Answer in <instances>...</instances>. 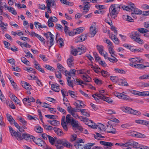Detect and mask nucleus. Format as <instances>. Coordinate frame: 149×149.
Listing matches in <instances>:
<instances>
[{"mask_svg": "<svg viewBox=\"0 0 149 149\" xmlns=\"http://www.w3.org/2000/svg\"><path fill=\"white\" fill-rule=\"evenodd\" d=\"M125 6L122 4H112L109 8V13L108 14L107 16L109 18L110 16L112 19H115L117 17V14L120 8L123 10L122 7Z\"/></svg>", "mask_w": 149, "mask_h": 149, "instance_id": "nucleus-1", "label": "nucleus"}, {"mask_svg": "<svg viewBox=\"0 0 149 149\" xmlns=\"http://www.w3.org/2000/svg\"><path fill=\"white\" fill-rule=\"evenodd\" d=\"M122 7L124 10L128 11H133V13H132V15L134 17V14L140 15L142 13V11L136 8L135 5L132 3H130L128 6H125Z\"/></svg>", "mask_w": 149, "mask_h": 149, "instance_id": "nucleus-2", "label": "nucleus"}, {"mask_svg": "<svg viewBox=\"0 0 149 149\" xmlns=\"http://www.w3.org/2000/svg\"><path fill=\"white\" fill-rule=\"evenodd\" d=\"M54 145L58 149H61L63 148V146L67 148H70L72 146L71 144L64 139L57 140L55 142Z\"/></svg>", "mask_w": 149, "mask_h": 149, "instance_id": "nucleus-3", "label": "nucleus"}, {"mask_svg": "<svg viewBox=\"0 0 149 149\" xmlns=\"http://www.w3.org/2000/svg\"><path fill=\"white\" fill-rule=\"evenodd\" d=\"M127 146H131L133 148L136 149H149V147L139 144L137 142L134 141L132 139L130 140L127 142Z\"/></svg>", "mask_w": 149, "mask_h": 149, "instance_id": "nucleus-4", "label": "nucleus"}, {"mask_svg": "<svg viewBox=\"0 0 149 149\" xmlns=\"http://www.w3.org/2000/svg\"><path fill=\"white\" fill-rule=\"evenodd\" d=\"M8 127L10 132L13 138H16L18 140H21L23 139L21 133L16 132L10 126Z\"/></svg>", "mask_w": 149, "mask_h": 149, "instance_id": "nucleus-5", "label": "nucleus"}, {"mask_svg": "<svg viewBox=\"0 0 149 149\" xmlns=\"http://www.w3.org/2000/svg\"><path fill=\"white\" fill-rule=\"evenodd\" d=\"M100 93L93 95L92 96L94 98L95 100L97 101L99 100V98L100 99V96H105L107 94V93L106 91L104 90H101L99 91Z\"/></svg>", "mask_w": 149, "mask_h": 149, "instance_id": "nucleus-6", "label": "nucleus"}, {"mask_svg": "<svg viewBox=\"0 0 149 149\" xmlns=\"http://www.w3.org/2000/svg\"><path fill=\"white\" fill-rule=\"evenodd\" d=\"M75 148L77 149H82L84 147V143L82 139H79L74 143Z\"/></svg>", "mask_w": 149, "mask_h": 149, "instance_id": "nucleus-7", "label": "nucleus"}, {"mask_svg": "<svg viewBox=\"0 0 149 149\" xmlns=\"http://www.w3.org/2000/svg\"><path fill=\"white\" fill-rule=\"evenodd\" d=\"M97 31L95 23L92 24L90 27L89 36L91 37H94Z\"/></svg>", "mask_w": 149, "mask_h": 149, "instance_id": "nucleus-8", "label": "nucleus"}, {"mask_svg": "<svg viewBox=\"0 0 149 149\" xmlns=\"http://www.w3.org/2000/svg\"><path fill=\"white\" fill-rule=\"evenodd\" d=\"M116 83L121 86H128V84L125 79H119L118 77Z\"/></svg>", "mask_w": 149, "mask_h": 149, "instance_id": "nucleus-9", "label": "nucleus"}, {"mask_svg": "<svg viewBox=\"0 0 149 149\" xmlns=\"http://www.w3.org/2000/svg\"><path fill=\"white\" fill-rule=\"evenodd\" d=\"M71 124L74 128H76L79 130L82 129L80 123L77 121L74 120L73 118L71 120Z\"/></svg>", "mask_w": 149, "mask_h": 149, "instance_id": "nucleus-10", "label": "nucleus"}, {"mask_svg": "<svg viewBox=\"0 0 149 149\" xmlns=\"http://www.w3.org/2000/svg\"><path fill=\"white\" fill-rule=\"evenodd\" d=\"M33 139L34 143L39 146L43 147L45 145V142L40 139H36L34 137Z\"/></svg>", "mask_w": 149, "mask_h": 149, "instance_id": "nucleus-11", "label": "nucleus"}, {"mask_svg": "<svg viewBox=\"0 0 149 149\" xmlns=\"http://www.w3.org/2000/svg\"><path fill=\"white\" fill-rule=\"evenodd\" d=\"M105 131L107 132L113 134H115L116 132V130L113 128L111 125H107V127L106 129V130Z\"/></svg>", "mask_w": 149, "mask_h": 149, "instance_id": "nucleus-12", "label": "nucleus"}, {"mask_svg": "<svg viewBox=\"0 0 149 149\" xmlns=\"http://www.w3.org/2000/svg\"><path fill=\"white\" fill-rule=\"evenodd\" d=\"M69 113L75 118L77 119L79 117V115L76 112H79V110L77 111V110L74 108H72L68 110Z\"/></svg>", "mask_w": 149, "mask_h": 149, "instance_id": "nucleus-13", "label": "nucleus"}, {"mask_svg": "<svg viewBox=\"0 0 149 149\" xmlns=\"http://www.w3.org/2000/svg\"><path fill=\"white\" fill-rule=\"evenodd\" d=\"M47 3L46 6L52 7L54 8L56 7V4L54 0H45Z\"/></svg>", "mask_w": 149, "mask_h": 149, "instance_id": "nucleus-14", "label": "nucleus"}, {"mask_svg": "<svg viewBox=\"0 0 149 149\" xmlns=\"http://www.w3.org/2000/svg\"><path fill=\"white\" fill-rule=\"evenodd\" d=\"M130 61L131 62L132 64H135L137 63H142L143 61V60L140 57H136L129 59Z\"/></svg>", "mask_w": 149, "mask_h": 149, "instance_id": "nucleus-15", "label": "nucleus"}, {"mask_svg": "<svg viewBox=\"0 0 149 149\" xmlns=\"http://www.w3.org/2000/svg\"><path fill=\"white\" fill-rule=\"evenodd\" d=\"M33 63L35 65V68L37 70H38L40 71L42 73H44L45 71L44 70L41 68L40 64L37 62L35 60L33 62Z\"/></svg>", "mask_w": 149, "mask_h": 149, "instance_id": "nucleus-16", "label": "nucleus"}, {"mask_svg": "<svg viewBox=\"0 0 149 149\" xmlns=\"http://www.w3.org/2000/svg\"><path fill=\"white\" fill-rule=\"evenodd\" d=\"M21 85L25 89L30 90L31 89V86L28 82L24 81L21 82Z\"/></svg>", "mask_w": 149, "mask_h": 149, "instance_id": "nucleus-17", "label": "nucleus"}, {"mask_svg": "<svg viewBox=\"0 0 149 149\" xmlns=\"http://www.w3.org/2000/svg\"><path fill=\"white\" fill-rule=\"evenodd\" d=\"M18 120L20 122L23 126V128L24 129H26L27 128L26 126L27 125V122L26 121L24 118L21 117H18Z\"/></svg>", "mask_w": 149, "mask_h": 149, "instance_id": "nucleus-18", "label": "nucleus"}, {"mask_svg": "<svg viewBox=\"0 0 149 149\" xmlns=\"http://www.w3.org/2000/svg\"><path fill=\"white\" fill-rule=\"evenodd\" d=\"M77 48V50L79 52V55H81L84 53L86 50V47L82 45H80Z\"/></svg>", "mask_w": 149, "mask_h": 149, "instance_id": "nucleus-19", "label": "nucleus"}, {"mask_svg": "<svg viewBox=\"0 0 149 149\" xmlns=\"http://www.w3.org/2000/svg\"><path fill=\"white\" fill-rule=\"evenodd\" d=\"M121 109L122 111L125 113L130 114L132 109L129 107L123 106L121 107Z\"/></svg>", "mask_w": 149, "mask_h": 149, "instance_id": "nucleus-20", "label": "nucleus"}, {"mask_svg": "<svg viewBox=\"0 0 149 149\" xmlns=\"http://www.w3.org/2000/svg\"><path fill=\"white\" fill-rule=\"evenodd\" d=\"M61 124L62 127L64 130L65 131H67L68 130L66 122H65V117L63 116L62 117L61 122Z\"/></svg>", "mask_w": 149, "mask_h": 149, "instance_id": "nucleus-21", "label": "nucleus"}, {"mask_svg": "<svg viewBox=\"0 0 149 149\" xmlns=\"http://www.w3.org/2000/svg\"><path fill=\"white\" fill-rule=\"evenodd\" d=\"M35 99L32 97H30L28 98H25L23 100V102L24 104H26L27 102L30 103L31 102H34Z\"/></svg>", "mask_w": 149, "mask_h": 149, "instance_id": "nucleus-22", "label": "nucleus"}, {"mask_svg": "<svg viewBox=\"0 0 149 149\" xmlns=\"http://www.w3.org/2000/svg\"><path fill=\"white\" fill-rule=\"evenodd\" d=\"M31 35L32 36H36L41 42H43L45 40V39L41 36L36 33L34 32H31Z\"/></svg>", "mask_w": 149, "mask_h": 149, "instance_id": "nucleus-23", "label": "nucleus"}, {"mask_svg": "<svg viewBox=\"0 0 149 149\" xmlns=\"http://www.w3.org/2000/svg\"><path fill=\"white\" fill-rule=\"evenodd\" d=\"M140 36V34L137 31L132 32L130 34V37L134 40H135L137 37Z\"/></svg>", "mask_w": 149, "mask_h": 149, "instance_id": "nucleus-24", "label": "nucleus"}, {"mask_svg": "<svg viewBox=\"0 0 149 149\" xmlns=\"http://www.w3.org/2000/svg\"><path fill=\"white\" fill-rule=\"evenodd\" d=\"M91 68L93 69L94 71L97 73H100L101 71L100 68L97 66H94L92 64L90 65Z\"/></svg>", "mask_w": 149, "mask_h": 149, "instance_id": "nucleus-25", "label": "nucleus"}, {"mask_svg": "<svg viewBox=\"0 0 149 149\" xmlns=\"http://www.w3.org/2000/svg\"><path fill=\"white\" fill-rule=\"evenodd\" d=\"M100 96V99L103 100L109 104L113 102V100L110 98L105 96Z\"/></svg>", "mask_w": 149, "mask_h": 149, "instance_id": "nucleus-26", "label": "nucleus"}, {"mask_svg": "<svg viewBox=\"0 0 149 149\" xmlns=\"http://www.w3.org/2000/svg\"><path fill=\"white\" fill-rule=\"evenodd\" d=\"M9 96L11 99L16 103H17V104H19L20 103L19 100L12 93L10 94Z\"/></svg>", "mask_w": 149, "mask_h": 149, "instance_id": "nucleus-27", "label": "nucleus"}, {"mask_svg": "<svg viewBox=\"0 0 149 149\" xmlns=\"http://www.w3.org/2000/svg\"><path fill=\"white\" fill-rule=\"evenodd\" d=\"M52 89L56 92H58L60 90L59 86L57 84H54L51 86Z\"/></svg>", "mask_w": 149, "mask_h": 149, "instance_id": "nucleus-28", "label": "nucleus"}, {"mask_svg": "<svg viewBox=\"0 0 149 149\" xmlns=\"http://www.w3.org/2000/svg\"><path fill=\"white\" fill-rule=\"evenodd\" d=\"M85 124L94 129H96L97 128L96 125H95V123H93L91 120H88L87 122Z\"/></svg>", "mask_w": 149, "mask_h": 149, "instance_id": "nucleus-29", "label": "nucleus"}, {"mask_svg": "<svg viewBox=\"0 0 149 149\" xmlns=\"http://www.w3.org/2000/svg\"><path fill=\"white\" fill-rule=\"evenodd\" d=\"M74 104L75 106L78 107H84L85 106L83 102L80 100H77L74 103Z\"/></svg>", "mask_w": 149, "mask_h": 149, "instance_id": "nucleus-30", "label": "nucleus"}, {"mask_svg": "<svg viewBox=\"0 0 149 149\" xmlns=\"http://www.w3.org/2000/svg\"><path fill=\"white\" fill-rule=\"evenodd\" d=\"M123 46L126 48L130 50L132 52H134L135 47L134 46H131L130 45L127 44H124L123 45Z\"/></svg>", "mask_w": 149, "mask_h": 149, "instance_id": "nucleus-31", "label": "nucleus"}, {"mask_svg": "<svg viewBox=\"0 0 149 149\" xmlns=\"http://www.w3.org/2000/svg\"><path fill=\"white\" fill-rule=\"evenodd\" d=\"M110 37L113 42L116 45L119 43V41L118 38L115 35H113V34L110 35Z\"/></svg>", "mask_w": 149, "mask_h": 149, "instance_id": "nucleus-32", "label": "nucleus"}, {"mask_svg": "<svg viewBox=\"0 0 149 149\" xmlns=\"http://www.w3.org/2000/svg\"><path fill=\"white\" fill-rule=\"evenodd\" d=\"M129 65L132 67H134V68L140 69H142L143 68H144V65L141 64H132V63H130Z\"/></svg>", "mask_w": 149, "mask_h": 149, "instance_id": "nucleus-33", "label": "nucleus"}, {"mask_svg": "<svg viewBox=\"0 0 149 149\" xmlns=\"http://www.w3.org/2000/svg\"><path fill=\"white\" fill-rule=\"evenodd\" d=\"M79 111L81 112V114L87 117L90 116V113L88 111L85 109H80Z\"/></svg>", "mask_w": 149, "mask_h": 149, "instance_id": "nucleus-34", "label": "nucleus"}, {"mask_svg": "<svg viewBox=\"0 0 149 149\" xmlns=\"http://www.w3.org/2000/svg\"><path fill=\"white\" fill-rule=\"evenodd\" d=\"M73 58L72 57H70L67 60V63L68 65L71 68L73 66Z\"/></svg>", "mask_w": 149, "mask_h": 149, "instance_id": "nucleus-35", "label": "nucleus"}, {"mask_svg": "<svg viewBox=\"0 0 149 149\" xmlns=\"http://www.w3.org/2000/svg\"><path fill=\"white\" fill-rule=\"evenodd\" d=\"M8 24L2 22H0V27L3 31H6L7 30Z\"/></svg>", "mask_w": 149, "mask_h": 149, "instance_id": "nucleus-36", "label": "nucleus"}, {"mask_svg": "<svg viewBox=\"0 0 149 149\" xmlns=\"http://www.w3.org/2000/svg\"><path fill=\"white\" fill-rule=\"evenodd\" d=\"M22 137L23 139H24L26 140H28L29 138L32 139H33V138H34L33 136L28 134H23L22 135Z\"/></svg>", "mask_w": 149, "mask_h": 149, "instance_id": "nucleus-37", "label": "nucleus"}, {"mask_svg": "<svg viewBox=\"0 0 149 149\" xmlns=\"http://www.w3.org/2000/svg\"><path fill=\"white\" fill-rule=\"evenodd\" d=\"M97 128L96 129H98L102 131H105L106 129L105 126L103 124L99 123H98L97 125H96Z\"/></svg>", "mask_w": 149, "mask_h": 149, "instance_id": "nucleus-38", "label": "nucleus"}, {"mask_svg": "<svg viewBox=\"0 0 149 149\" xmlns=\"http://www.w3.org/2000/svg\"><path fill=\"white\" fill-rule=\"evenodd\" d=\"M100 143L102 145L107 146V147H111L113 145V143H112L104 141H100Z\"/></svg>", "mask_w": 149, "mask_h": 149, "instance_id": "nucleus-39", "label": "nucleus"}, {"mask_svg": "<svg viewBox=\"0 0 149 149\" xmlns=\"http://www.w3.org/2000/svg\"><path fill=\"white\" fill-rule=\"evenodd\" d=\"M85 29V28L84 27H81L76 29H74V31L75 32V34H78L82 33Z\"/></svg>", "mask_w": 149, "mask_h": 149, "instance_id": "nucleus-40", "label": "nucleus"}, {"mask_svg": "<svg viewBox=\"0 0 149 149\" xmlns=\"http://www.w3.org/2000/svg\"><path fill=\"white\" fill-rule=\"evenodd\" d=\"M7 118L10 123L11 124H13V123L15 121L12 116L9 114L7 113L6 114Z\"/></svg>", "mask_w": 149, "mask_h": 149, "instance_id": "nucleus-41", "label": "nucleus"}, {"mask_svg": "<svg viewBox=\"0 0 149 149\" xmlns=\"http://www.w3.org/2000/svg\"><path fill=\"white\" fill-rule=\"evenodd\" d=\"M82 78L83 80L86 82H90L91 80V78L86 74L83 75Z\"/></svg>", "mask_w": 149, "mask_h": 149, "instance_id": "nucleus-42", "label": "nucleus"}, {"mask_svg": "<svg viewBox=\"0 0 149 149\" xmlns=\"http://www.w3.org/2000/svg\"><path fill=\"white\" fill-rule=\"evenodd\" d=\"M114 46L108 48L109 53L110 54L111 56H116L115 54V51L114 49Z\"/></svg>", "mask_w": 149, "mask_h": 149, "instance_id": "nucleus-43", "label": "nucleus"}, {"mask_svg": "<svg viewBox=\"0 0 149 149\" xmlns=\"http://www.w3.org/2000/svg\"><path fill=\"white\" fill-rule=\"evenodd\" d=\"M71 77L70 76L67 77L66 79L68 82V85L70 87L72 88L73 87V81L70 80Z\"/></svg>", "mask_w": 149, "mask_h": 149, "instance_id": "nucleus-44", "label": "nucleus"}, {"mask_svg": "<svg viewBox=\"0 0 149 149\" xmlns=\"http://www.w3.org/2000/svg\"><path fill=\"white\" fill-rule=\"evenodd\" d=\"M123 19L128 22H133V19L132 18V17L127 15H124L123 16Z\"/></svg>", "mask_w": 149, "mask_h": 149, "instance_id": "nucleus-45", "label": "nucleus"}, {"mask_svg": "<svg viewBox=\"0 0 149 149\" xmlns=\"http://www.w3.org/2000/svg\"><path fill=\"white\" fill-rule=\"evenodd\" d=\"M34 24L36 28H45L47 27V26L45 25H41L40 23L38 22H35L34 23Z\"/></svg>", "mask_w": 149, "mask_h": 149, "instance_id": "nucleus-46", "label": "nucleus"}, {"mask_svg": "<svg viewBox=\"0 0 149 149\" xmlns=\"http://www.w3.org/2000/svg\"><path fill=\"white\" fill-rule=\"evenodd\" d=\"M138 95L144 96H149V91H139Z\"/></svg>", "mask_w": 149, "mask_h": 149, "instance_id": "nucleus-47", "label": "nucleus"}, {"mask_svg": "<svg viewBox=\"0 0 149 149\" xmlns=\"http://www.w3.org/2000/svg\"><path fill=\"white\" fill-rule=\"evenodd\" d=\"M54 130L55 133L59 136H61L63 134V132L62 130L59 128L55 127L54 129Z\"/></svg>", "mask_w": 149, "mask_h": 149, "instance_id": "nucleus-48", "label": "nucleus"}, {"mask_svg": "<svg viewBox=\"0 0 149 149\" xmlns=\"http://www.w3.org/2000/svg\"><path fill=\"white\" fill-rule=\"evenodd\" d=\"M34 130L37 132L41 133L42 132L43 129L39 125H38L35 127Z\"/></svg>", "mask_w": 149, "mask_h": 149, "instance_id": "nucleus-49", "label": "nucleus"}, {"mask_svg": "<svg viewBox=\"0 0 149 149\" xmlns=\"http://www.w3.org/2000/svg\"><path fill=\"white\" fill-rule=\"evenodd\" d=\"M8 10L14 15H15L17 14L16 11L14 9V8L11 6H9V7H8Z\"/></svg>", "mask_w": 149, "mask_h": 149, "instance_id": "nucleus-50", "label": "nucleus"}, {"mask_svg": "<svg viewBox=\"0 0 149 149\" xmlns=\"http://www.w3.org/2000/svg\"><path fill=\"white\" fill-rule=\"evenodd\" d=\"M48 122L51 125L54 126L58 125L60 124L59 122L56 120H49Z\"/></svg>", "mask_w": 149, "mask_h": 149, "instance_id": "nucleus-51", "label": "nucleus"}, {"mask_svg": "<svg viewBox=\"0 0 149 149\" xmlns=\"http://www.w3.org/2000/svg\"><path fill=\"white\" fill-rule=\"evenodd\" d=\"M57 68L61 72H63L65 70V68L61 64L57 63Z\"/></svg>", "mask_w": 149, "mask_h": 149, "instance_id": "nucleus-52", "label": "nucleus"}, {"mask_svg": "<svg viewBox=\"0 0 149 149\" xmlns=\"http://www.w3.org/2000/svg\"><path fill=\"white\" fill-rule=\"evenodd\" d=\"M97 48L100 54L105 51L104 50L103 47L102 45H97Z\"/></svg>", "mask_w": 149, "mask_h": 149, "instance_id": "nucleus-53", "label": "nucleus"}, {"mask_svg": "<svg viewBox=\"0 0 149 149\" xmlns=\"http://www.w3.org/2000/svg\"><path fill=\"white\" fill-rule=\"evenodd\" d=\"M22 62L25 64L30 66V62L25 58L24 57H22L21 58Z\"/></svg>", "mask_w": 149, "mask_h": 149, "instance_id": "nucleus-54", "label": "nucleus"}, {"mask_svg": "<svg viewBox=\"0 0 149 149\" xmlns=\"http://www.w3.org/2000/svg\"><path fill=\"white\" fill-rule=\"evenodd\" d=\"M137 30L139 32L142 33H145L149 32V31L148 29L143 28L138 29Z\"/></svg>", "mask_w": 149, "mask_h": 149, "instance_id": "nucleus-55", "label": "nucleus"}, {"mask_svg": "<svg viewBox=\"0 0 149 149\" xmlns=\"http://www.w3.org/2000/svg\"><path fill=\"white\" fill-rule=\"evenodd\" d=\"M86 3L87 4L85 5L84 8V11L83 12V13L84 14L86 13L89 10L88 8L89 7V2H87Z\"/></svg>", "mask_w": 149, "mask_h": 149, "instance_id": "nucleus-56", "label": "nucleus"}, {"mask_svg": "<svg viewBox=\"0 0 149 149\" xmlns=\"http://www.w3.org/2000/svg\"><path fill=\"white\" fill-rule=\"evenodd\" d=\"M114 70L116 73L125 74L126 73L125 72L123 69H119L117 68H114Z\"/></svg>", "mask_w": 149, "mask_h": 149, "instance_id": "nucleus-57", "label": "nucleus"}, {"mask_svg": "<svg viewBox=\"0 0 149 149\" xmlns=\"http://www.w3.org/2000/svg\"><path fill=\"white\" fill-rule=\"evenodd\" d=\"M115 56H116V55L113 56H111L112 57L111 58L109 57L108 60L109 61H110V62L112 63L117 62L118 60V59L115 57Z\"/></svg>", "mask_w": 149, "mask_h": 149, "instance_id": "nucleus-58", "label": "nucleus"}, {"mask_svg": "<svg viewBox=\"0 0 149 149\" xmlns=\"http://www.w3.org/2000/svg\"><path fill=\"white\" fill-rule=\"evenodd\" d=\"M54 37H52V38H50V41L48 43V42L47 44L48 46L49 47V49L50 47L54 45Z\"/></svg>", "mask_w": 149, "mask_h": 149, "instance_id": "nucleus-59", "label": "nucleus"}, {"mask_svg": "<svg viewBox=\"0 0 149 149\" xmlns=\"http://www.w3.org/2000/svg\"><path fill=\"white\" fill-rule=\"evenodd\" d=\"M7 61L8 63L11 64L12 67L15 66V61L13 58L8 59Z\"/></svg>", "mask_w": 149, "mask_h": 149, "instance_id": "nucleus-60", "label": "nucleus"}, {"mask_svg": "<svg viewBox=\"0 0 149 149\" xmlns=\"http://www.w3.org/2000/svg\"><path fill=\"white\" fill-rule=\"evenodd\" d=\"M135 133H136L135 137L136 138H144L146 136L144 134L138 132H136Z\"/></svg>", "mask_w": 149, "mask_h": 149, "instance_id": "nucleus-61", "label": "nucleus"}, {"mask_svg": "<svg viewBox=\"0 0 149 149\" xmlns=\"http://www.w3.org/2000/svg\"><path fill=\"white\" fill-rule=\"evenodd\" d=\"M100 72L103 77H107L109 75V73L106 71L101 70Z\"/></svg>", "mask_w": 149, "mask_h": 149, "instance_id": "nucleus-62", "label": "nucleus"}, {"mask_svg": "<svg viewBox=\"0 0 149 149\" xmlns=\"http://www.w3.org/2000/svg\"><path fill=\"white\" fill-rule=\"evenodd\" d=\"M95 143H88L86 144L84 147V149H90L91 147L94 146Z\"/></svg>", "mask_w": 149, "mask_h": 149, "instance_id": "nucleus-63", "label": "nucleus"}, {"mask_svg": "<svg viewBox=\"0 0 149 149\" xmlns=\"http://www.w3.org/2000/svg\"><path fill=\"white\" fill-rule=\"evenodd\" d=\"M44 35L47 38H49V37H50V38H52V37L54 36L50 32L44 33Z\"/></svg>", "mask_w": 149, "mask_h": 149, "instance_id": "nucleus-64", "label": "nucleus"}]
</instances>
